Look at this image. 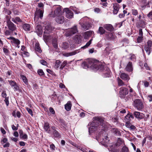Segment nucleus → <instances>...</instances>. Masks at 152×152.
<instances>
[{
  "label": "nucleus",
  "instance_id": "nucleus-1",
  "mask_svg": "<svg viewBox=\"0 0 152 152\" xmlns=\"http://www.w3.org/2000/svg\"><path fill=\"white\" fill-rule=\"evenodd\" d=\"M93 122H90L88 126H90L88 129L89 134L98 130V134L96 139L99 143L104 146V120L101 117H95Z\"/></svg>",
  "mask_w": 152,
  "mask_h": 152
},
{
  "label": "nucleus",
  "instance_id": "nucleus-2",
  "mask_svg": "<svg viewBox=\"0 0 152 152\" xmlns=\"http://www.w3.org/2000/svg\"><path fill=\"white\" fill-rule=\"evenodd\" d=\"M104 63L94 59H89L83 62L81 66L84 69L90 68L94 71L99 70L101 71L104 69Z\"/></svg>",
  "mask_w": 152,
  "mask_h": 152
},
{
  "label": "nucleus",
  "instance_id": "nucleus-3",
  "mask_svg": "<svg viewBox=\"0 0 152 152\" xmlns=\"http://www.w3.org/2000/svg\"><path fill=\"white\" fill-rule=\"evenodd\" d=\"M43 12L42 10L40 9L36 10L34 15V21L35 23L37 25L35 28V31L39 35H41L42 33V26L38 24L37 20L39 17L42 18L43 16Z\"/></svg>",
  "mask_w": 152,
  "mask_h": 152
},
{
  "label": "nucleus",
  "instance_id": "nucleus-4",
  "mask_svg": "<svg viewBox=\"0 0 152 152\" xmlns=\"http://www.w3.org/2000/svg\"><path fill=\"white\" fill-rule=\"evenodd\" d=\"M79 23L85 30L89 29L91 27V24L89 22V19L87 17H85L81 19Z\"/></svg>",
  "mask_w": 152,
  "mask_h": 152
},
{
  "label": "nucleus",
  "instance_id": "nucleus-5",
  "mask_svg": "<svg viewBox=\"0 0 152 152\" xmlns=\"http://www.w3.org/2000/svg\"><path fill=\"white\" fill-rule=\"evenodd\" d=\"M53 10H54V14L51 16L56 17V16L62 14L61 7L59 5H54L53 7Z\"/></svg>",
  "mask_w": 152,
  "mask_h": 152
},
{
  "label": "nucleus",
  "instance_id": "nucleus-6",
  "mask_svg": "<svg viewBox=\"0 0 152 152\" xmlns=\"http://www.w3.org/2000/svg\"><path fill=\"white\" fill-rule=\"evenodd\" d=\"M78 32L77 26H74L72 28L69 29L66 33V37H69L75 34Z\"/></svg>",
  "mask_w": 152,
  "mask_h": 152
},
{
  "label": "nucleus",
  "instance_id": "nucleus-7",
  "mask_svg": "<svg viewBox=\"0 0 152 152\" xmlns=\"http://www.w3.org/2000/svg\"><path fill=\"white\" fill-rule=\"evenodd\" d=\"M134 106L137 110H140L143 108V104L139 99H135L134 101Z\"/></svg>",
  "mask_w": 152,
  "mask_h": 152
},
{
  "label": "nucleus",
  "instance_id": "nucleus-8",
  "mask_svg": "<svg viewBox=\"0 0 152 152\" xmlns=\"http://www.w3.org/2000/svg\"><path fill=\"white\" fill-rule=\"evenodd\" d=\"M7 38L10 40L11 42L14 44L16 47L18 48L20 47L19 45L20 42L18 39L12 37H10Z\"/></svg>",
  "mask_w": 152,
  "mask_h": 152
},
{
  "label": "nucleus",
  "instance_id": "nucleus-9",
  "mask_svg": "<svg viewBox=\"0 0 152 152\" xmlns=\"http://www.w3.org/2000/svg\"><path fill=\"white\" fill-rule=\"evenodd\" d=\"M120 96L122 98L124 97L128 93V89L126 88L121 87L120 88Z\"/></svg>",
  "mask_w": 152,
  "mask_h": 152
},
{
  "label": "nucleus",
  "instance_id": "nucleus-10",
  "mask_svg": "<svg viewBox=\"0 0 152 152\" xmlns=\"http://www.w3.org/2000/svg\"><path fill=\"white\" fill-rule=\"evenodd\" d=\"M64 12H66V17L69 19L73 17V13L72 11L67 8H65L63 10Z\"/></svg>",
  "mask_w": 152,
  "mask_h": 152
},
{
  "label": "nucleus",
  "instance_id": "nucleus-11",
  "mask_svg": "<svg viewBox=\"0 0 152 152\" xmlns=\"http://www.w3.org/2000/svg\"><path fill=\"white\" fill-rule=\"evenodd\" d=\"M51 128L53 130L52 135L53 137L54 138H59L61 137V135L57 131L55 127L52 126Z\"/></svg>",
  "mask_w": 152,
  "mask_h": 152
},
{
  "label": "nucleus",
  "instance_id": "nucleus-12",
  "mask_svg": "<svg viewBox=\"0 0 152 152\" xmlns=\"http://www.w3.org/2000/svg\"><path fill=\"white\" fill-rule=\"evenodd\" d=\"M56 17L55 18V20L56 22L59 24H62L64 21V18L62 14L56 16Z\"/></svg>",
  "mask_w": 152,
  "mask_h": 152
},
{
  "label": "nucleus",
  "instance_id": "nucleus-13",
  "mask_svg": "<svg viewBox=\"0 0 152 152\" xmlns=\"http://www.w3.org/2000/svg\"><path fill=\"white\" fill-rule=\"evenodd\" d=\"M8 82L12 87H14V91H16L18 90L19 87L18 84L15 81L12 80H8Z\"/></svg>",
  "mask_w": 152,
  "mask_h": 152
},
{
  "label": "nucleus",
  "instance_id": "nucleus-14",
  "mask_svg": "<svg viewBox=\"0 0 152 152\" xmlns=\"http://www.w3.org/2000/svg\"><path fill=\"white\" fill-rule=\"evenodd\" d=\"M7 26L8 28L12 31H15L16 28V26L10 20L7 21Z\"/></svg>",
  "mask_w": 152,
  "mask_h": 152
},
{
  "label": "nucleus",
  "instance_id": "nucleus-15",
  "mask_svg": "<svg viewBox=\"0 0 152 152\" xmlns=\"http://www.w3.org/2000/svg\"><path fill=\"white\" fill-rule=\"evenodd\" d=\"M54 30V28L52 27L51 25H47L45 27L44 33L48 34Z\"/></svg>",
  "mask_w": 152,
  "mask_h": 152
},
{
  "label": "nucleus",
  "instance_id": "nucleus-16",
  "mask_svg": "<svg viewBox=\"0 0 152 152\" xmlns=\"http://www.w3.org/2000/svg\"><path fill=\"white\" fill-rule=\"evenodd\" d=\"M93 33L94 32L91 31L85 32L83 34V38L85 39H88Z\"/></svg>",
  "mask_w": 152,
  "mask_h": 152
},
{
  "label": "nucleus",
  "instance_id": "nucleus-17",
  "mask_svg": "<svg viewBox=\"0 0 152 152\" xmlns=\"http://www.w3.org/2000/svg\"><path fill=\"white\" fill-rule=\"evenodd\" d=\"M113 13L114 15L117 14L120 8L119 5L117 3L113 4Z\"/></svg>",
  "mask_w": 152,
  "mask_h": 152
},
{
  "label": "nucleus",
  "instance_id": "nucleus-18",
  "mask_svg": "<svg viewBox=\"0 0 152 152\" xmlns=\"http://www.w3.org/2000/svg\"><path fill=\"white\" fill-rule=\"evenodd\" d=\"M106 34L105 33V35ZM106 37L109 39L112 40L115 39L116 37L113 33L110 32L106 34Z\"/></svg>",
  "mask_w": 152,
  "mask_h": 152
},
{
  "label": "nucleus",
  "instance_id": "nucleus-19",
  "mask_svg": "<svg viewBox=\"0 0 152 152\" xmlns=\"http://www.w3.org/2000/svg\"><path fill=\"white\" fill-rule=\"evenodd\" d=\"M78 52L77 50L74 51L70 53H63V55L64 56L67 57L69 56L74 55Z\"/></svg>",
  "mask_w": 152,
  "mask_h": 152
},
{
  "label": "nucleus",
  "instance_id": "nucleus-20",
  "mask_svg": "<svg viewBox=\"0 0 152 152\" xmlns=\"http://www.w3.org/2000/svg\"><path fill=\"white\" fill-rule=\"evenodd\" d=\"M134 115L136 118L139 119H142L144 116L143 114L140 113L138 112H134Z\"/></svg>",
  "mask_w": 152,
  "mask_h": 152
},
{
  "label": "nucleus",
  "instance_id": "nucleus-21",
  "mask_svg": "<svg viewBox=\"0 0 152 152\" xmlns=\"http://www.w3.org/2000/svg\"><path fill=\"white\" fill-rule=\"evenodd\" d=\"M120 77L123 80L127 81H128L130 79L129 75L125 73H121L120 75Z\"/></svg>",
  "mask_w": 152,
  "mask_h": 152
},
{
  "label": "nucleus",
  "instance_id": "nucleus-22",
  "mask_svg": "<svg viewBox=\"0 0 152 152\" xmlns=\"http://www.w3.org/2000/svg\"><path fill=\"white\" fill-rule=\"evenodd\" d=\"M44 129L48 133L51 134V131L50 129L49 124L48 123L46 122L45 123Z\"/></svg>",
  "mask_w": 152,
  "mask_h": 152
},
{
  "label": "nucleus",
  "instance_id": "nucleus-23",
  "mask_svg": "<svg viewBox=\"0 0 152 152\" xmlns=\"http://www.w3.org/2000/svg\"><path fill=\"white\" fill-rule=\"evenodd\" d=\"M82 38V37L80 35H76L74 37V40L76 43L78 44H79L81 42Z\"/></svg>",
  "mask_w": 152,
  "mask_h": 152
},
{
  "label": "nucleus",
  "instance_id": "nucleus-24",
  "mask_svg": "<svg viewBox=\"0 0 152 152\" xmlns=\"http://www.w3.org/2000/svg\"><path fill=\"white\" fill-rule=\"evenodd\" d=\"M111 72L108 67H105V77H109L111 75Z\"/></svg>",
  "mask_w": 152,
  "mask_h": 152
},
{
  "label": "nucleus",
  "instance_id": "nucleus-25",
  "mask_svg": "<svg viewBox=\"0 0 152 152\" xmlns=\"http://www.w3.org/2000/svg\"><path fill=\"white\" fill-rule=\"evenodd\" d=\"M43 37L45 41L46 42L50 41L53 39V37L50 35H47L46 34H44Z\"/></svg>",
  "mask_w": 152,
  "mask_h": 152
},
{
  "label": "nucleus",
  "instance_id": "nucleus-26",
  "mask_svg": "<svg viewBox=\"0 0 152 152\" xmlns=\"http://www.w3.org/2000/svg\"><path fill=\"white\" fill-rule=\"evenodd\" d=\"M126 71L128 72H132L133 70V67L131 62H129L125 68Z\"/></svg>",
  "mask_w": 152,
  "mask_h": 152
},
{
  "label": "nucleus",
  "instance_id": "nucleus-27",
  "mask_svg": "<svg viewBox=\"0 0 152 152\" xmlns=\"http://www.w3.org/2000/svg\"><path fill=\"white\" fill-rule=\"evenodd\" d=\"M105 29L110 32H112L114 30V28L113 26L110 24H106L105 25Z\"/></svg>",
  "mask_w": 152,
  "mask_h": 152
},
{
  "label": "nucleus",
  "instance_id": "nucleus-28",
  "mask_svg": "<svg viewBox=\"0 0 152 152\" xmlns=\"http://www.w3.org/2000/svg\"><path fill=\"white\" fill-rule=\"evenodd\" d=\"M131 118H134V117L132 114H128L125 117V120L126 122L129 123L131 120Z\"/></svg>",
  "mask_w": 152,
  "mask_h": 152
},
{
  "label": "nucleus",
  "instance_id": "nucleus-29",
  "mask_svg": "<svg viewBox=\"0 0 152 152\" xmlns=\"http://www.w3.org/2000/svg\"><path fill=\"white\" fill-rule=\"evenodd\" d=\"M35 49L36 51H37L39 53L42 52V50L39 46V42H37L35 45Z\"/></svg>",
  "mask_w": 152,
  "mask_h": 152
},
{
  "label": "nucleus",
  "instance_id": "nucleus-30",
  "mask_svg": "<svg viewBox=\"0 0 152 152\" xmlns=\"http://www.w3.org/2000/svg\"><path fill=\"white\" fill-rule=\"evenodd\" d=\"M72 107V104L71 102L68 101L65 105V110L67 111H69Z\"/></svg>",
  "mask_w": 152,
  "mask_h": 152
},
{
  "label": "nucleus",
  "instance_id": "nucleus-31",
  "mask_svg": "<svg viewBox=\"0 0 152 152\" xmlns=\"http://www.w3.org/2000/svg\"><path fill=\"white\" fill-rule=\"evenodd\" d=\"M61 62L59 60H57L55 62L54 67L56 69H58L61 66Z\"/></svg>",
  "mask_w": 152,
  "mask_h": 152
},
{
  "label": "nucleus",
  "instance_id": "nucleus-32",
  "mask_svg": "<svg viewBox=\"0 0 152 152\" xmlns=\"http://www.w3.org/2000/svg\"><path fill=\"white\" fill-rule=\"evenodd\" d=\"M124 143L123 140L121 138H118L117 140V142L115 144L114 146H119L122 145Z\"/></svg>",
  "mask_w": 152,
  "mask_h": 152
},
{
  "label": "nucleus",
  "instance_id": "nucleus-33",
  "mask_svg": "<svg viewBox=\"0 0 152 152\" xmlns=\"http://www.w3.org/2000/svg\"><path fill=\"white\" fill-rule=\"evenodd\" d=\"M12 20L14 23L17 24H18V23H20L22 22L21 20L18 17H16L15 18H12Z\"/></svg>",
  "mask_w": 152,
  "mask_h": 152
},
{
  "label": "nucleus",
  "instance_id": "nucleus-34",
  "mask_svg": "<svg viewBox=\"0 0 152 152\" xmlns=\"http://www.w3.org/2000/svg\"><path fill=\"white\" fill-rule=\"evenodd\" d=\"M23 27L24 30L26 31H29L30 30V26L28 24L25 23L23 24Z\"/></svg>",
  "mask_w": 152,
  "mask_h": 152
},
{
  "label": "nucleus",
  "instance_id": "nucleus-35",
  "mask_svg": "<svg viewBox=\"0 0 152 152\" xmlns=\"http://www.w3.org/2000/svg\"><path fill=\"white\" fill-rule=\"evenodd\" d=\"M125 126L129 128L131 130H134L136 129V127L130 124L128 122H126Z\"/></svg>",
  "mask_w": 152,
  "mask_h": 152
},
{
  "label": "nucleus",
  "instance_id": "nucleus-36",
  "mask_svg": "<svg viewBox=\"0 0 152 152\" xmlns=\"http://www.w3.org/2000/svg\"><path fill=\"white\" fill-rule=\"evenodd\" d=\"M61 46L64 49H66L69 48V45L68 43L63 42L61 45Z\"/></svg>",
  "mask_w": 152,
  "mask_h": 152
},
{
  "label": "nucleus",
  "instance_id": "nucleus-37",
  "mask_svg": "<svg viewBox=\"0 0 152 152\" xmlns=\"http://www.w3.org/2000/svg\"><path fill=\"white\" fill-rule=\"evenodd\" d=\"M20 77L22 79L23 82L26 84L28 85V80L25 76L23 75H21Z\"/></svg>",
  "mask_w": 152,
  "mask_h": 152
},
{
  "label": "nucleus",
  "instance_id": "nucleus-38",
  "mask_svg": "<svg viewBox=\"0 0 152 152\" xmlns=\"http://www.w3.org/2000/svg\"><path fill=\"white\" fill-rule=\"evenodd\" d=\"M76 146L77 148L80 150L81 151L83 152H88V150L83 147L80 145L77 146Z\"/></svg>",
  "mask_w": 152,
  "mask_h": 152
},
{
  "label": "nucleus",
  "instance_id": "nucleus-39",
  "mask_svg": "<svg viewBox=\"0 0 152 152\" xmlns=\"http://www.w3.org/2000/svg\"><path fill=\"white\" fill-rule=\"evenodd\" d=\"M117 80L118 86H122L125 85L124 83L119 77L118 78Z\"/></svg>",
  "mask_w": 152,
  "mask_h": 152
},
{
  "label": "nucleus",
  "instance_id": "nucleus-40",
  "mask_svg": "<svg viewBox=\"0 0 152 152\" xmlns=\"http://www.w3.org/2000/svg\"><path fill=\"white\" fill-rule=\"evenodd\" d=\"M92 39H91L84 46L81 48H82L85 49L87 48L91 44Z\"/></svg>",
  "mask_w": 152,
  "mask_h": 152
},
{
  "label": "nucleus",
  "instance_id": "nucleus-41",
  "mask_svg": "<svg viewBox=\"0 0 152 152\" xmlns=\"http://www.w3.org/2000/svg\"><path fill=\"white\" fill-rule=\"evenodd\" d=\"M98 33L101 35L104 33V29L102 27H100L98 30Z\"/></svg>",
  "mask_w": 152,
  "mask_h": 152
},
{
  "label": "nucleus",
  "instance_id": "nucleus-42",
  "mask_svg": "<svg viewBox=\"0 0 152 152\" xmlns=\"http://www.w3.org/2000/svg\"><path fill=\"white\" fill-rule=\"evenodd\" d=\"M120 152H129L128 148L124 146L121 148Z\"/></svg>",
  "mask_w": 152,
  "mask_h": 152
},
{
  "label": "nucleus",
  "instance_id": "nucleus-43",
  "mask_svg": "<svg viewBox=\"0 0 152 152\" xmlns=\"http://www.w3.org/2000/svg\"><path fill=\"white\" fill-rule=\"evenodd\" d=\"M151 49L150 48L147 47V46H145L144 47V49L148 55L150 54L151 53Z\"/></svg>",
  "mask_w": 152,
  "mask_h": 152
},
{
  "label": "nucleus",
  "instance_id": "nucleus-44",
  "mask_svg": "<svg viewBox=\"0 0 152 152\" xmlns=\"http://www.w3.org/2000/svg\"><path fill=\"white\" fill-rule=\"evenodd\" d=\"M67 64V61H64L61 64V66L60 67V69L62 70Z\"/></svg>",
  "mask_w": 152,
  "mask_h": 152
},
{
  "label": "nucleus",
  "instance_id": "nucleus-45",
  "mask_svg": "<svg viewBox=\"0 0 152 152\" xmlns=\"http://www.w3.org/2000/svg\"><path fill=\"white\" fill-rule=\"evenodd\" d=\"M3 49L4 53L6 55L8 56L10 54V52L7 49L4 47Z\"/></svg>",
  "mask_w": 152,
  "mask_h": 152
},
{
  "label": "nucleus",
  "instance_id": "nucleus-46",
  "mask_svg": "<svg viewBox=\"0 0 152 152\" xmlns=\"http://www.w3.org/2000/svg\"><path fill=\"white\" fill-rule=\"evenodd\" d=\"M118 117L117 116L115 115L112 118L113 121L115 123L118 122Z\"/></svg>",
  "mask_w": 152,
  "mask_h": 152
},
{
  "label": "nucleus",
  "instance_id": "nucleus-47",
  "mask_svg": "<svg viewBox=\"0 0 152 152\" xmlns=\"http://www.w3.org/2000/svg\"><path fill=\"white\" fill-rule=\"evenodd\" d=\"M54 41H54H53L52 44L54 48H57L58 47V45L56 42V39H55Z\"/></svg>",
  "mask_w": 152,
  "mask_h": 152
},
{
  "label": "nucleus",
  "instance_id": "nucleus-48",
  "mask_svg": "<svg viewBox=\"0 0 152 152\" xmlns=\"http://www.w3.org/2000/svg\"><path fill=\"white\" fill-rule=\"evenodd\" d=\"M148 45L147 47H148L150 48L151 49L152 47V42L151 40H149L147 42Z\"/></svg>",
  "mask_w": 152,
  "mask_h": 152
},
{
  "label": "nucleus",
  "instance_id": "nucleus-49",
  "mask_svg": "<svg viewBox=\"0 0 152 152\" xmlns=\"http://www.w3.org/2000/svg\"><path fill=\"white\" fill-rule=\"evenodd\" d=\"M37 73L40 75H44V72L42 69H39L37 71Z\"/></svg>",
  "mask_w": 152,
  "mask_h": 152
},
{
  "label": "nucleus",
  "instance_id": "nucleus-50",
  "mask_svg": "<svg viewBox=\"0 0 152 152\" xmlns=\"http://www.w3.org/2000/svg\"><path fill=\"white\" fill-rule=\"evenodd\" d=\"M143 39V38L142 37L139 36L138 37L137 39V42L138 43H140L142 42Z\"/></svg>",
  "mask_w": 152,
  "mask_h": 152
},
{
  "label": "nucleus",
  "instance_id": "nucleus-51",
  "mask_svg": "<svg viewBox=\"0 0 152 152\" xmlns=\"http://www.w3.org/2000/svg\"><path fill=\"white\" fill-rule=\"evenodd\" d=\"M26 110L32 116H33V112L32 110L30 108L28 107H26Z\"/></svg>",
  "mask_w": 152,
  "mask_h": 152
},
{
  "label": "nucleus",
  "instance_id": "nucleus-52",
  "mask_svg": "<svg viewBox=\"0 0 152 152\" xmlns=\"http://www.w3.org/2000/svg\"><path fill=\"white\" fill-rule=\"evenodd\" d=\"M111 126H110V125H109L107 123L105 122V131L107 129H111Z\"/></svg>",
  "mask_w": 152,
  "mask_h": 152
},
{
  "label": "nucleus",
  "instance_id": "nucleus-53",
  "mask_svg": "<svg viewBox=\"0 0 152 152\" xmlns=\"http://www.w3.org/2000/svg\"><path fill=\"white\" fill-rule=\"evenodd\" d=\"M132 14L134 15H136L138 14V12L136 10H132Z\"/></svg>",
  "mask_w": 152,
  "mask_h": 152
},
{
  "label": "nucleus",
  "instance_id": "nucleus-54",
  "mask_svg": "<svg viewBox=\"0 0 152 152\" xmlns=\"http://www.w3.org/2000/svg\"><path fill=\"white\" fill-rule=\"evenodd\" d=\"M8 99H9L8 97H6L5 98V99L4 100V101L5 102L7 106H8L9 104V101Z\"/></svg>",
  "mask_w": 152,
  "mask_h": 152
},
{
  "label": "nucleus",
  "instance_id": "nucleus-55",
  "mask_svg": "<svg viewBox=\"0 0 152 152\" xmlns=\"http://www.w3.org/2000/svg\"><path fill=\"white\" fill-rule=\"evenodd\" d=\"M49 111L52 114H55V111L52 107H50L49 108Z\"/></svg>",
  "mask_w": 152,
  "mask_h": 152
},
{
  "label": "nucleus",
  "instance_id": "nucleus-56",
  "mask_svg": "<svg viewBox=\"0 0 152 152\" xmlns=\"http://www.w3.org/2000/svg\"><path fill=\"white\" fill-rule=\"evenodd\" d=\"M94 11L95 12L99 13L101 11V10L98 8H96L94 9Z\"/></svg>",
  "mask_w": 152,
  "mask_h": 152
},
{
  "label": "nucleus",
  "instance_id": "nucleus-57",
  "mask_svg": "<svg viewBox=\"0 0 152 152\" xmlns=\"http://www.w3.org/2000/svg\"><path fill=\"white\" fill-rule=\"evenodd\" d=\"M40 62L41 64L44 65H46L47 64L46 62L45 61L43 60H40Z\"/></svg>",
  "mask_w": 152,
  "mask_h": 152
},
{
  "label": "nucleus",
  "instance_id": "nucleus-58",
  "mask_svg": "<svg viewBox=\"0 0 152 152\" xmlns=\"http://www.w3.org/2000/svg\"><path fill=\"white\" fill-rule=\"evenodd\" d=\"M2 96L4 98H6L7 96V94L5 91H3L1 93Z\"/></svg>",
  "mask_w": 152,
  "mask_h": 152
},
{
  "label": "nucleus",
  "instance_id": "nucleus-59",
  "mask_svg": "<svg viewBox=\"0 0 152 152\" xmlns=\"http://www.w3.org/2000/svg\"><path fill=\"white\" fill-rule=\"evenodd\" d=\"M110 152H119V151L117 149L112 148L110 150Z\"/></svg>",
  "mask_w": 152,
  "mask_h": 152
},
{
  "label": "nucleus",
  "instance_id": "nucleus-60",
  "mask_svg": "<svg viewBox=\"0 0 152 152\" xmlns=\"http://www.w3.org/2000/svg\"><path fill=\"white\" fill-rule=\"evenodd\" d=\"M148 16L151 19H152V11H151L148 14Z\"/></svg>",
  "mask_w": 152,
  "mask_h": 152
},
{
  "label": "nucleus",
  "instance_id": "nucleus-61",
  "mask_svg": "<svg viewBox=\"0 0 152 152\" xmlns=\"http://www.w3.org/2000/svg\"><path fill=\"white\" fill-rule=\"evenodd\" d=\"M20 138L24 139H27L28 138L27 135L26 134H24Z\"/></svg>",
  "mask_w": 152,
  "mask_h": 152
},
{
  "label": "nucleus",
  "instance_id": "nucleus-62",
  "mask_svg": "<svg viewBox=\"0 0 152 152\" xmlns=\"http://www.w3.org/2000/svg\"><path fill=\"white\" fill-rule=\"evenodd\" d=\"M12 130L14 131H16L18 129V127L15 126L14 125L12 126Z\"/></svg>",
  "mask_w": 152,
  "mask_h": 152
},
{
  "label": "nucleus",
  "instance_id": "nucleus-63",
  "mask_svg": "<svg viewBox=\"0 0 152 152\" xmlns=\"http://www.w3.org/2000/svg\"><path fill=\"white\" fill-rule=\"evenodd\" d=\"M19 133L20 134V138L24 134H23V131L22 130H19Z\"/></svg>",
  "mask_w": 152,
  "mask_h": 152
},
{
  "label": "nucleus",
  "instance_id": "nucleus-64",
  "mask_svg": "<svg viewBox=\"0 0 152 152\" xmlns=\"http://www.w3.org/2000/svg\"><path fill=\"white\" fill-rule=\"evenodd\" d=\"M148 99L150 102L152 101V95H150L148 96Z\"/></svg>",
  "mask_w": 152,
  "mask_h": 152
}]
</instances>
